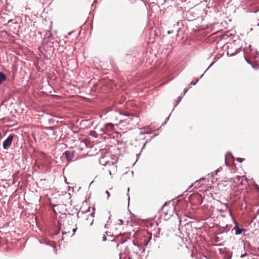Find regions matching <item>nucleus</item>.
<instances>
[{
    "label": "nucleus",
    "instance_id": "f257e3e1",
    "mask_svg": "<svg viewBox=\"0 0 259 259\" xmlns=\"http://www.w3.org/2000/svg\"><path fill=\"white\" fill-rule=\"evenodd\" d=\"M109 158L107 156H104L101 157L99 161L101 164L103 165H110L111 168L109 169V172L110 175L112 174V171H115L116 170V165L113 161L110 162L108 161Z\"/></svg>",
    "mask_w": 259,
    "mask_h": 259
},
{
    "label": "nucleus",
    "instance_id": "f03ea898",
    "mask_svg": "<svg viewBox=\"0 0 259 259\" xmlns=\"http://www.w3.org/2000/svg\"><path fill=\"white\" fill-rule=\"evenodd\" d=\"M13 138L14 136L11 135L3 142V147L4 149H8V148L11 146Z\"/></svg>",
    "mask_w": 259,
    "mask_h": 259
},
{
    "label": "nucleus",
    "instance_id": "7ed1b4c3",
    "mask_svg": "<svg viewBox=\"0 0 259 259\" xmlns=\"http://www.w3.org/2000/svg\"><path fill=\"white\" fill-rule=\"evenodd\" d=\"M234 221V223L235 224V226L234 227V228L232 230V232L233 231V230H235V234L236 235H239L240 234L242 233V232L243 231H246V230L244 229H240L238 226V223L235 221Z\"/></svg>",
    "mask_w": 259,
    "mask_h": 259
},
{
    "label": "nucleus",
    "instance_id": "20e7f679",
    "mask_svg": "<svg viewBox=\"0 0 259 259\" xmlns=\"http://www.w3.org/2000/svg\"><path fill=\"white\" fill-rule=\"evenodd\" d=\"M174 207L172 206L170 208H169L167 211H164V212L165 213V219H168L170 217L172 216L174 213Z\"/></svg>",
    "mask_w": 259,
    "mask_h": 259
},
{
    "label": "nucleus",
    "instance_id": "39448f33",
    "mask_svg": "<svg viewBox=\"0 0 259 259\" xmlns=\"http://www.w3.org/2000/svg\"><path fill=\"white\" fill-rule=\"evenodd\" d=\"M66 157L68 161H71L74 157V154L71 151H67L65 152Z\"/></svg>",
    "mask_w": 259,
    "mask_h": 259
},
{
    "label": "nucleus",
    "instance_id": "423d86ee",
    "mask_svg": "<svg viewBox=\"0 0 259 259\" xmlns=\"http://www.w3.org/2000/svg\"><path fill=\"white\" fill-rule=\"evenodd\" d=\"M240 179V176H237L235 178H231L230 182H232V181L236 184H239Z\"/></svg>",
    "mask_w": 259,
    "mask_h": 259
},
{
    "label": "nucleus",
    "instance_id": "0eeeda50",
    "mask_svg": "<svg viewBox=\"0 0 259 259\" xmlns=\"http://www.w3.org/2000/svg\"><path fill=\"white\" fill-rule=\"evenodd\" d=\"M6 80V77L5 74L2 72H0V84L3 83Z\"/></svg>",
    "mask_w": 259,
    "mask_h": 259
},
{
    "label": "nucleus",
    "instance_id": "6e6552de",
    "mask_svg": "<svg viewBox=\"0 0 259 259\" xmlns=\"http://www.w3.org/2000/svg\"><path fill=\"white\" fill-rule=\"evenodd\" d=\"M105 128H106V131L108 130H112L113 128V125L112 123H108L106 124Z\"/></svg>",
    "mask_w": 259,
    "mask_h": 259
},
{
    "label": "nucleus",
    "instance_id": "1a4fd4ad",
    "mask_svg": "<svg viewBox=\"0 0 259 259\" xmlns=\"http://www.w3.org/2000/svg\"><path fill=\"white\" fill-rule=\"evenodd\" d=\"M94 213H90L89 218L87 219V220L88 219H92V223H91V225H92V223H93V218L94 217Z\"/></svg>",
    "mask_w": 259,
    "mask_h": 259
},
{
    "label": "nucleus",
    "instance_id": "9d476101",
    "mask_svg": "<svg viewBox=\"0 0 259 259\" xmlns=\"http://www.w3.org/2000/svg\"><path fill=\"white\" fill-rule=\"evenodd\" d=\"M123 221H122V220H118V221H117V224L118 225H122V224H123Z\"/></svg>",
    "mask_w": 259,
    "mask_h": 259
},
{
    "label": "nucleus",
    "instance_id": "9b49d317",
    "mask_svg": "<svg viewBox=\"0 0 259 259\" xmlns=\"http://www.w3.org/2000/svg\"><path fill=\"white\" fill-rule=\"evenodd\" d=\"M106 194L107 195V199H109V197H110V193L109 192V191H106Z\"/></svg>",
    "mask_w": 259,
    "mask_h": 259
},
{
    "label": "nucleus",
    "instance_id": "f8f14e48",
    "mask_svg": "<svg viewBox=\"0 0 259 259\" xmlns=\"http://www.w3.org/2000/svg\"><path fill=\"white\" fill-rule=\"evenodd\" d=\"M220 171V168H218L215 171L212 173V176H214L215 174H217L218 172Z\"/></svg>",
    "mask_w": 259,
    "mask_h": 259
},
{
    "label": "nucleus",
    "instance_id": "ddd939ff",
    "mask_svg": "<svg viewBox=\"0 0 259 259\" xmlns=\"http://www.w3.org/2000/svg\"><path fill=\"white\" fill-rule=\"evenodd\" d=\"M255 189H256V190L259 192V186L257 185V184H255Z\"/></svg>",
    "mask_w": 259,
    "mask_h": 259
},
{
    "label": "nucleus",
    "instance_id": "4468645a",
    "mask_svg": "<svg viewBox=\"0 0 259 259\" xmlns=\"http://www.w3.org/2000/svg\"><path fill=\"white\" fill-rule=\"evenodd\" d=\"M225 163H227V154L225 155Z\"/></svg>",
    "mask_w": 259,
    "mask_h": 259
},
{
    "label": "nucleus",
    "instance_id": "2eb2a0df",
    "mask_svg": "<svg viewBox=\"0 0 259 259\" xmlns=\"http://www.w3.org/2000/svg\"><path fill=\"white\" fill-rule=\"evenodd\" d=\"M196 84V82H192L190 84H193V85H195Z\"/></svg>",
    "mask_w": 259,
    "mask_h": 259
},
{
    "label": "nucleus",
    "instance_id": "dca6fc26",
    "mask_svg": "<svg viewBox=\"0 0 259 259\" xmlns=\"http://www.w3.org/2000/svg\"><path fill=\"white\" fill-rule=\"evenodd\" d=\"M242 159L241 158H238V160H239L240 162H242Z\"/></svg>",
    "mask_w": 259,
    "mask_h": 259
},
{
    "label": "nucleus",
    "instance_id": "f3484780",
    "mask_svg": "<svg viewBox=\"0 0 259 259\" xmlns=\"http://www.w3.org/2000/svg\"><path fill=\"white\" fill-rule=\"evenodd\" d=\"M134 118L135 119H138V117H136V116H134Z\"/></svg>",
    "mask_w": 259,
    "mask_h": 259
},
{
    "label": "nucleus",
    "instance_id": "a211bd4d",
    "mask_svg": "<svg viewBox=\"0 0 259 259\" xmlns=\"http://www.w3.org/2000/svg\"><path fill=\"white\" fill-rule=\"evenodd\" d=\"M103 240H104H104H106V237H104L103 238Z\"/></svg>",
    "mask_w": 259,
    "mask_h": 259
},
{
    "label": "nucleus",
    "instance_id": "6ab92c4d",
    "mask_svg": "<svg viewBox=\"0 0 259 259\" xmlns=\"http://www.w3.org/2000/svg\"><path fill=\"white\" fill-rule=\"evenodd\" d=\"M75 231H76V230H75V229H73V232H75Z\"/></svg>",
    "mask_w": 259,
    "mask_h": 259
},
{
    "label": "nucleus",
    "instance_id": "aec40b11",
    "mask_svg": "<svg viewBox=\"0 0 259 259\" xmlns=\"http://www.w3.org/2000/svg\"><path fill=\"white\" fill-rule=\"evenodd\" d=\"M187 91V89H185V93Z\"/></svg>",
    "mask_w": 259,
    "mask_h": 259
},
{
    "label": "nucleus",
    "instance_id": "412c9836",
    "mask_svg": "<svg viewBox=\"0 0 259 259\" xmlns=\"http://www.w3.org/2000/svg\"><path fill=\"white\" fill-rule=\"evenodd\" d=\"M233 54H234L233 53H231L230 56H232Z\"/></svg>",
    "mask_w": 259,
    "mask_h": 259
},
{
    "label": "nucleus",
    "instance_id": "4be33fe9",
    "mask_svg": "<svg viewBox=\"0 0 259 259\" xmlns=\"http://www.w3.org/2000/svg\"><path fill=\"white\" fill-rule=\"evenodd\" d=\"M238 52V51H236L235 53H237Z\"/></svg>",
    "mask_w": 259,
    "mask_h": 259
},
{
    "label": "nucleus",
    "instance_id": "5701e85b",
    "mask_svg": "<svg viewBox=\"0 0 259 259\" xmlns=\"http://www.w3.org/2000/svg\"><path fill=\"white\" fill-rule=\"evenodd\" d=\"M228 56L229 55V53L228 52L227 53Z\"/></svg>",
    "mask_w": 259,
    "mask_h": 259
},
{
    "label": "nucleus",
    "instance_id": "b1692460",
    "mask_svg": "<svg viewBox=\"0 0 259 259\" xmlns=\"http://www.w3.org/2000/svg\"><path fill=\"white\" fill-rule=\"evenodd\" d=\"M179 102H180V101H179L178 102V103H177V105L178 103H179Z\"/></svg>",
    "mask_w": 259,
    "mask_h": 259
},
{
    "label": "nucleus",
    "instance_id": "393cba45",
    "mask_svg": "<svg viewBox=\"0 0 259 259\" xmlns=\"http://www.w3.org/2000/svg\"><path fill=\"white\" fill-rule=\"evenodd\" d=\"M127 191H128V192H129V191H130V189L129 188H128Z\"/></svg>",
    "mask_w": 259,
    "mask_h": 259
}]
</instances>
